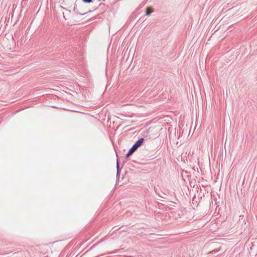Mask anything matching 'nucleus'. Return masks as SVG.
<instances>
[{
    "label": "nucleus",
    "instance_id": "obj_2",
    "mask_svg": "<svg viewBox=\"0 0 257 257\" xmlns=\"http://www.w3.org/2000/svg\"><path fill=\"white\" fill-rule=\"evenodd\" d=\"M121 169V168H120L118 159L117 158L116 160V177H119Z\"/></svg>",
    "mask_w": 257,
    "mask_h": 257
},
{
    "label": "nucleus",
    "instance_id": "obj_9",
    "mask_svg": "<svg viewBox=\"0 0 257 257\" xmlns=\"http://www.w3.org/2000/svg\"><path fill=\"white\" fill-rule=\"evenodd\" d=\"M20 111V109H17V112H18Z\"/></svg>",
    "mask_w": 257,
    "mask_h": 257
},
{
    "label": "nucleus",
    "instance_id": "obj_7",
    "mask_svg": "<svg viewBox=\"0 0 257 257\" xmlns=\"http://www.w3.org/2000/svg\"><path fill=\"white\" fill-rule=\"evenodd\" d=\"M13 16H14V14H12V19H13Z\"/></svg>",
    "mask_w": 257,
    "mask_h": 257
},
{
    "label": "nucleus",
    "instance_id": "obj_3",
    "mask_svg": "<svg viewBox=\"0 0 257 257\" xmlns=\"http://www.w3.org/2000/svg\"><path fill=\"white\" fill-rule=\"evenodd\" d=\"M154 12V10L152 8H149V7H148L147 9H146V16H150V14L151 13H152L153 12Z\"/></svg>",
    "mask_w": 257,
    "mask_h": 257
},
{
    "label": "nucleus",
    "instance_id": "obj_11",
    "mask_svg": "<svg viewBox=\"0 0 257 257\" xmlns=\"http://www.w3.org/2000/svg\"><path fill=\"white\" fill-rule=\"evenodd\" d=\"M105 0H103V1H105Z\"/></svg>",
    "mask_w": 257,
    "mask_h": 257
},
{
    "label": "nucleus",
    "instance_id": "obj_10",
    "mask_svg": "<svg viewBox=\"0 0 257 257\" xmlns=\"http://www.w3.org/2000/svg\"><path fill=\"white\" fill-rule=\"evenodd\" d=\"M92 11H89L88 13H90V12H91Z\"/></svg>",
    "mask_w": 257,
    "mask_h": 257
},
{
    "label": "nucleus",
    "instance_id": "obj_8",
    "mask_svg": "<svg viewBox=\"0 0 257 257\" xmlns=\"http://www.w3.org/2000/svg\"><path fill=\"white\" fill-rule=\"evenodd\" d=\"M86 14V13H84V14H80V15H83Z\"/></svg>",
    "mask_w": 257,
    "mask_h": 257
},
{
    "label": "nucleus",
    "instance_id": "obj_1",
    "mask_svg": "<svg viewBox=\"0 0 257 257\" xmlns=\"http://www.w3.org/2000/svg\"><path fill=\"white\" fill-rule=\"evenodd\" d=\"M144 142V139L142 138L139 139L133 146L129 149L128 152L126 154V158L129 157L131 156L138 149L139 147L141 146Z\"/></svg>",
    "mask_w": 257,
    "mask_h": 257
},
{
    "label": "nucleus",
    "instance_id": "obj_5",
    "mask_svg": "<svg viewBox=\"0 0 257 257\" xmlns=\"http://www.w3.org/2000/svg\"><path fill=\"white\" fill-rule=\"evenodd\" d=\"M82 2L85 4H90L93 2V0H82Z\"/></svg>",
    "mask_w": 257,
    "mask_h": 257
},
{
    "label": "nucleus",
    "instance_id": "obj_6",
    "mask_svg": "<svg viewBox=\"0 0 257 257\" xmlns=\"http://www.w3.org/2000/svg\"><path fill=\"white\" fill-rule=\"evenodd\" d=\"M102 5H104V4L103 3H100L99 4V6H102Z\"/></svg>",
    "mask_w": 257,
    "mask_h": 257
},
{
    "label": "nucleus",
    "instance_id": "obj_4",
    "mask_svg": "<svg viewBox=\"0 0 257 257\" xmlns=\"http://www.w3.org/2000/svg\"><path fill=\"white\" fill-rule=\"evenodd\" d=\"M220 247H219L218 249H214L212 250V251H211L210 252V253L212 254H215V253L218 252L220 250Z\"/></svg>",
    "mask_w": 257,
    "mask_h": 257
}]
</instances>
